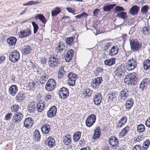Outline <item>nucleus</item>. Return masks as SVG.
<instances>
[{
    "label": "nucleus",
    "instance_id": "obj_1",
    "mask_svg": "<svg viewBox=\"0 0 150 150\" xmlns=\"http://www.w3.org/2000/svg\"><path fill=\"white\" fill-rule=\"evenodd\" d=\"M60 59L58 55H53L51 56L49 58V60L48 62V64L50 67L53 68L54 69L60 64Z\"/></svg>",
    "mask_w": 150,
    "mask_h": 150
},
{
    "label": "nucleus",
    "instance_id": "obj_2",
    "mask_svg": "<svg viewBox=\"0 0 150 150\" xmlns=\"http://www.w3.org/2000/svg\"><path fill=\"white\" fill-rule=\"evenodd\" d=\"M131 50L133 52L138 51L141 46V44L139 41L136 39L129 40Z\"/></svg>",
    "mask_w": 150,
    "mask_h": 150
},
{
    "label": "nucleus",
    "instance_id": "obj_3",
    "mask_svg": "<svg viewBox=\"0 0 150 150\" xmlns=\"http://www.w3.org/2000/svg\"><path fill=\"white\" fill-rule=\"evenodd\" d=\"M137 78L136 76L132 73H130L127 75L124 80L125 83L128 85L133 84L134 85L137 83Z\"/></svg>",
    "mask_w": 150,
    "mask_h": 150
},
{
    "label": "nucleus",
    "instance_id": "obj_4",
    "mask_svg": "<svg viewBox=\"0 0 150 150\" xmlns=\"http://www.w3.org/2000/svg\"><path fill=\"white\" fill-rule=\"evenodd\" d=\"M126 70L125 68L123 65L116 66L115 72V74L118 77H123L125 75Z\"/></svg>",
    "mask_w": 150,
    "mask_h": 150
},
{
    "label": "nucleus",
    "instance_id": "obj_5",
    "mask_svg": "<svg viewBox=\"0 0 150 150\" xmlns=\"http://www.w3.org/2000/svg\"><path fill=\"white\" fill-rule=\"evenodd\" d=\"M126 67L128 71H132L135 69L137 64V62L135 58H132L128 60L127 63Z\"/></svg>",
    "mask_w": 150,
    "mask_h": 150
},
{
    "label": "nucleus",
    "instance_id": "obj_6",
    "mask_svg": "<svg viewBox=\"0 0 150 150\" xmlns=\"http://www.w3.org/2000/svg\"><path fill=\"white\" fill-rule=\"evenodd\" d=\"M20 58V53L16 50H14L11 52L9 54V59L10 61L13 62L18 61Z\"/></svg>",
    "mask_w": 150,
    "mask_h": 150
},
{
    "label": "nucleus",
    "instance_id": "obj_7",
    "mask_svg": "<svg viewBox=\"0 0 150 150\" xmlns=\"http://www.w3.org/2000/svg\"><path fill=\"white\" fill-rule=\"evenodd\" d=\"M23 117V113L20 112H16L12 117V121L13 123L18 124L22 120Z\"/></svg>",
    "mask_w": 150,
    "mask_h": 150
},
{
    "label": "nucleus",
    "instance_id": "obj_8",
    "mask_svg": "<svg viewBox=\"0 0 150 150\" xmlns=\"http://www.w3.org/2000/svg\"><path fill=\"white\" fill-rule=\"evenodd\" d=\"M129 92L126 88H124L120 93L118 100L122 101H124L126 100L129 96Z\"/></svg>",
    "mask_w": 150,
    "mask_h": 150
},
{
    "label": "nucleus",
    "instance_id": "obj_9",
    "mask_svg": "<svg viewBox=\"0 0 150 150\" xmlns=\"http://www.w3.org/2000/svg\"><path fill=\"white\" fill-rule=\"evenodd\" d=\"M96 117L95 115L91 114L88 116L86 119L85 123L86 125L88 127L92 126L96 122Z\"/></svg>",
    "mask_w": 150,
    "mask_h": 150
},
{
    "label": "nucleus",
    "instance_id": "obj_10",
    "mask_svg": "<svg viewBox=\"0 0 150 150\" xmlns=\"http://www.w3.org/2000/svg\"><path fill=\"white\" fill-rule=\"evenodd\" d=\"M108 142L111 147L113 149H116L119 145V142L118 139L114 136L110 137Z\"/></svg>",
    "mask_w": 150,
    "mask_h": 150
},
{
    "label": "nucleus",
    "instance_id": "obj_11",
    "mask_svg": "<svg viewBox=\"0 0 150 150\" xmlns=\"http://www.w3.org/2000/svg\"><path fill=\"white\" fill-rule=\"evenodd\" d=\"M56 86V83L54 79H49L45 85V87L48 91L53 90Z\"/></svg>",
    "mask_w": 150,
    "mask_h": 150
},
{
    "label": "nucleus",
    "instance_id": "obj_12",
    "mask_svg": "<svg viewBox=\"0 0 150 150\" xmlns=\"http://www.w3.org/2000/svg\"><path fill=\"white\" fill-rule=\"evenodd\" d=\"M68 83L71 86L75 85L76 80L77 79L76 75L72 72H69L68 75Z\"/></svg>",
    "mask_w": 150,
    "mask_h": 150
},
{
    "label": "nucleus",
    "instance_id": "obj_13",
    "mask_svg": "<svg viewBox=\"0 0 150 150\" xmlns=\"http://www.w3.org/2000/svg\"><path fill=\"white\" fill-rule=\"evenodd\" d=\"M103 81V79L101 77H98L93 79L91 82L92 87L93 89L97 88Z\"/></svg>",
    "mask_w": 150,
    "mask_h": 150
},
{
    "label": "nucleus",
    "instance_id": "obj_14",
    "mask_svg": "<svg viewBox=\"0 0 150 150\" xmlns=\"http://www.w3.org/2000/svg\"><path fill=\"white\" fill-rule=\"evenodd\" d=\"M118 93L116 92H110L108 94V99L109 101H112L115 103H117V96Z\"/></svg>",
    "mask_w": 150,
    "mask_h": 150
},
{
    "label": "nucleus",
    "instance_id": "obj_15",
    "mask_svg": "<svg viewBox=\"0 0 150 150\" xmlns=\"http://www.w3.org/2000/svg\"><path fill=\"white\" fill-rule=\"evenodd\" d=\"M69 94V91L67 88L62 87L59 89V95L61 98L64 99L67 98Z\"/></svg>",
    "mask_w": 150,
    "mask_h": 150
},
{
    "label": "nucleus",
    "instance_id": "obj_16",
    "mask_svg": "<svg viewBox=\"0 0 150 150\" xmlns=\"http://www.w3.org/2000/svg\"><path fill=\"white\" fill-rule=\"evenodd\" d=\"M31 34V31L30 29L29 28L20 30L18 33L19 37L21 38L29 37Z\"/></svg>",
    "mask_w": 150,
    "mask_h": 150
},
{
    "label": "nucleus",
    "instance_id": "obj_17",
    "mask_svg": "<svg viewBox=\"0 0 150 150\" xmlns=\"http://www.w3.org/2000/svg\"><path fill=\"white\" fill-rule=\"evenodd\" d=\"M57 108L55 105L51 107L47 112V115L49 118L53 117L56 115Z\"/></svg>",
    "mask_w": 150,
    "mask_h": 150
},
{
    "label": "nucleus",
    "instance_id": "obj_18",
    "mask_svg": "<svg viewBox=\"0 0 150 150\" xmlns=\"http://www.w3.org/2000/svg\"><path fill=\"white\" fill-rule=\"evenodd\" d=\"M102 99V96L101 93H96L93 98L94 104L97 106L100 105Z\"/></svg>",
    "mask_w": 150,
    "mask_h": 150
},
{
    "label": "nucleus",
    "instance_id": "obj_19",
    "mask_svg": "<svg viewBox=\"0 0 150 150\" xmlns=\"http://www.w3.org/2000/svg\"><path fill=\"white\" fill-rule=\"evenodd\" d=\"M16 100L17 102L21 103L25 98V93L23 91H20L16 96Z\"/></svg>",
    "mask_w": 150,
    "mask_h": 150
},
{
    "label": "nucleus",
    "instance_id": "obj_20",
    "mask_svg": "<svg viewBox=\"0 0 150 150\" xmlns=\"http://www.w3.org/2000/svg\"><path fill=\"white\" fill-rule=\"evenodd\" d=\"M33 120L31 117H29L26 118L24 121V126L27 128L31 127L33 125Z\"/></svg>",
    "mask_w": 150,
    "mask_h": 150
},
{
    "label": "nucleus",
    "instance_id": "obj_21",
    "mask_svg": "<svg viewBox=\"0 0 150 150\" xmlns=\"http://www.w3.org/2000/svg\"><path fill=\"white\" fill-rule=\"evenodd\" d=\"M139 7L137 5H134L129 10L130 14L133 16L138 14L139 10Z\"/></svg>",
    "mask_w": 150,
    "mask_h": 150
},
{
    "label": "nucleus",
    "instance_id": "obj_22",
    "mask_svg": "<svg viewBox=\"0 0 150 150\" xmlns=\"http://www.w3.org/2000/svg\"><path fill=\"white\" fill-rule=\"evenodd\" d=\"M45 143L50 148H52L55 146V141L52 137H50L47 138Z\"/></svg>",
    "mask_w": 150,
    "mask_h": 150
},
{
    "label": "nucleus",
    "instance_id": "obj_23",
    "mask_svg": "<svg viewBox=\"0 0 150 150\" xmlns=\"http://www.w3.org/2000/svg\"><path fill=\"white\" fill-rule=\"evenodd\" d=\"M127 118L126 116H123L117 122L116 127L118 128H121L127 122Z\"/></svg>",
    "mask_w": 150,
    "mask_h": 150
},
{
    "label": "nucleus",
    "instance_id": "obj_24",
    "mask_svg": "<svg viewBox=\"0 0 150 150\" xmlns=\"http://www.w3.org/2000/svg\"><path fill=\"white\" fill-rule=\"evenodd\" d=\"M8 93L13 96H15L18 91V88L17 86L13 85L8 88Z\"/></svg>",
    "mask_w": 150,
    "mask_h": 150
},
{
    "label": "nucleus",
    "instance_id": "obj_25",
    "mask_svg": "<svg viewBox=\"0 0 150 150\" xmlns=\"http://www.w3.org/2000/svg\"><path fill=\"white\" fill-rule=\"evenodd\" d=\"M150 81L149 78H145L144 79L139 85V88L142 90L147 87Z\"/></svg>",
    "mask_w": 150,
    "mask_h": 150
},
{
    "label": "nucleus",
    "instance_id": "obj_26",
    "mask_svg": "<svg viewBox=\"0 0 150 150\" xmlns=\"http://www.w3.org/2000/svg\"><path fill=\"white\" fill-rule=\"evenodd\" d=\"M150 81L149 78H145L144 79L139 85V88L142 90L147 87Z\"/></svg>",
    "mask_w": 150,
    "mask_h": 150
},
{
    "label": "nucleus",
    "instance_id": "obj_27",
    "mask_svg": "<svg viewBox=\"0 0 150 150\" xmlns=\"http://www.w3.org/2000/svg\"><path fill=\"white\" fill-rule=\"evenodd\" d=\"M134 103L133 99L131 98H128L125 103L126 109L129 110L132 107Z\"/></svg>",
    "mask_w": 150,
    "mask_h": 150
},
{
    "label": "nucleus",
    "instance_id": "obj_28",
    "mask_svg": "<svg viewBox=\"0 0 150 150\" xmlns=\"http://www.w3.org/2000/svg\"><path fill=\"white\" fill-rule=\"evenodd\" d=\"M119 50V48L117 46H113L108 51L109 55L111 56L115 55L118 53Z\"/></svg>",
    "mask_w": 150,
    "mask_h": 150
},
{
    "label": "nucleus",
    "instance_id": "obj_29",
    "mask_svg": "<svg viewBox=\"0 0 150 150\" xmlns=\"http://www.w3.org/2000/svg\"><path fill=\"white\" fill-rule=\"evenodd\" d=\"M65 46L64 44L62 42L58 43L56 45L55 51L57 53H61L64 49Z\"/></svg>",
    "mask_w": 150,
    "mask_h": 150
},
{
    "label": "nucleus",
    "instance_id": "obj_30",
    "mask_svg": "<svg viewBox=\"0 0 150 150\" xmlns=\"http://www.w3.org/2000/svg\"><path fill=\"white\" fill-rule=\"evenodd\" d=\"M92 91V90L88 88L84 89L83 91L81 96L84 98H88L91 96Z\"/></svg>",
    "mask_w": 150,
    "mask_h": 150
},
{
    "label": "nucleus",
    "instance_id": "obj_31",
    "mask_svg": "<svg viewBox=\"0 0 150 150\" xmlns=\"http://www.w3.org/2000/svg\"><path fill=\"white\" fill-rule=\"evenodd\" d=\"M74 53V50H69L68 51L65 58L66 62H70L71 61Z\"/></svg>",
    "mask_w": 150,
    "mask_h": 150
},
{
    "label": "nucleus",
    "instance_id": "obj_32",
    "mask_svg": "<svg viewBox=\"0 0 150 150\" xmlns=\"http://www.w3.org/2000/svg\"><path fill=\"white\" fill-rule=\"evenodd\" d=\"M32 49L31 47L29 45L24 46L22 47V53L24 55L27 54L30 52Z\"/></svg>",
    "mask_w": 150,
    "mask_h": 150
},
{
    "label": "nucleus",
    "instance_id": "obj_33",
    "mask_svg": "<svg viewBox=\"0 0 150 150\" xmlns=\"http://www.w3.org/2000/svg\"><path fill=\"white\" fill-rule=\"evenodd\" d=\"M42 132L45 134H47L49 133L51 130L50 125L48 124H46L43 125L41 127Z\"/></svg>",
    "mask_w": 150,
    "mask_h": 150
},
{
    "label": "nucleus",
    "instance_id": "obj_34",
    "mask_svg": "<svg viewBox=\"0 0 150 150\" xmlns=\"http://www.w3.org/2000/svg\"><path fill=\"white\" fill-rule=\"evenodd\" d=\"M27 109L30 113H33L36 110V105L33 102L30 103L28 106Z\"/></svg>",
    "mask_w": 150,
    "mask_h": 150
},
{
    "label": "nucleus",
    "instance_id": "obj_35",
    "mask_svg": "<svg viewBox=\"0 0 150 150\" xmlns=\"http://www.w3.org/2000/svg\"><path fill=\"white\" fill-rule=\"evenodd\" d=\"M71 136L70 135L68 134L63 138V142L66 145H68L71 143Z\"/></svg>",
    "mask_w": 150,
    "mask_h": 150
},
{
    "label": "nucleus",
    "instance_id": "obj_36",
    "mask_svg": "<svg viewBox=\"0 0 150 150\" xmlns=\"http://www.w3.org/2000/svg\"><path fill=\"white\" fill-rule=\"evenodd\" d=\"M101 135V131L100 127H97L94 130V133L93 138V139H96L100 137Z\"/></svg>",
    "mask_w": 150,
    "mask_h": 150
},
{
    "label": "nucleus",
    "instance_id": "obj_37",
    "mask_svg": "<svg viewBox=\"0 0 150 150\" xmlns=\"http://www.w3.org/2000/svg\"><path fill=\"white\" fill-rule=\"evenodd\" d=\"M115 58H112L109 59H106L104 61V64L106 66H110L115 63Z\"/></svg>",
    "mask_w": 150,
    "mask_h": 150
},
{
    "label": "nucleus",
    "instance_id": "obj_38",
    "mask_svg": "<svg viewBox=\"0 0 150 150\" xmlns=\"http://www.w3.org/2000/svg\"><path fill=\"white\" fill-rule=\"evenodd\" d=\"M116 16L120 18H122L125 21H126L127 18L126 12L123 11H122L118 13Z\"/></svg>",
    "mask_w": 150,
    "mask_h": 150
},
{
    "label": "nucleus",
    "instance_id": "obj_39",
    "mask_svg": "<svg viewBox=\"0 0 150 150\" xmlns=\"http://www.w3.org/2000/svg\"><path fill=\"white\" fill-rule=\"evenodd\" d=\"M115 5V4L105 5L103 7V9L105 12H109L112 9Z\"/></svg>",
    "mask_w": 150,
    "mask_h": 150
},
{
    "label": "nucleus",
    "instance_id": "obj_40",
    "mask_svg": "<svg viewBox=\"0 0 150 150\" xmlns=\"http://www.w3.org/2000/svg\"><path fill=\"white\" fill-rule=\"evenodd\" d=\"M16 41V38L14 37H10L7 39V43L10 46L14 45Z\"/></svg>",
    "mask_w": 150,
    "mask_h": 150
},
{
    "label": "nucleus",
    "instance_id": "obj_41",
    "mask_svg": "<svg viewBox=\"0 0 150 150\" xmlns=\"http://www.w3.org/2000/svg\"><path fill=\"white\" fill-rule=\"evenodd\" d=\"M34 18L36 20L39 19L43 24H45L47 21L44 16L42 14H39L35 17Z\"/></svg>",
    "mask_w": 150,
    "mask_h": 150
},
{
    "label": "nucleus",
    "instance_id": "obj_42",
    "mask_svg": "<svg viewBox=\"0 0 150 150\" xmlns=\"http://www.w3.org/2000/svg\"><path fill=\"white\" fill-rule=\"evenodd\" d=\"M143 68L145 70L150 69V59H146L143 61Z\"/></svg>",
    "mask_w": 150,
    "mask_h": 150
},
{
    "label": "nucleus",
    "instance_id": "obj_43",
    "mask_svg": "<svg viewBox=\"0 0 150 150\" xmlns=\"http://www.w3.org/2000/svg\"><path fill=\"white\" fill-rule=\"evenodd\" d=\"M45 106V103L44 102L38 103L36 105V109H37L38 112H41L44 109Z\"/></svg>",
    "mask_w": 150,
    "mask_h": 150
},
{
    "label": "nucleus",
    "instance_id": "obj_44",
    "mask_svg": "<svg viewBox=\"0 0 150 150\" xmlns=\"http://www.w3.org/2000/svg\"><path fill=\"white\" fill-rule=\"evenodd\" d=\"M33 136L35 141H38L40 139L41 135L39 131L35 129L33 133Z\"/></svg>",
    "mask_w": 150,
    "mask_h": 150
},
{
    "label": "nucleus",
    "instance_id": "obj_45",
    "mask_svg": "<svg viewBox=\"0 0 150 150\" xmlns=\"http://www.w3.org/2000/svg\"><path fill=\"white\" fill-rule=\"evenodd\" d=\"M129 127L128 125H127L120 132V136L121 137H123L126 136L129 132Z\"/></svg>",
    "mask_w": 150,
    "mask_h": 150
},
{
    "label": "nucleus",
    "instance_id": "obj_46",
    "mask_svg": "<svg viewBox=\"0 0 150 150\" xmlns=\"http://www.w3.org/2000/svg\"><path fill=\"white\" fill-rule=\"evenodd\" d=\"M61 11V8H60L57 7L52 11L51 16L52 17H54L57 16Z\"/></svg>",
    "mask_w": 150,
    "mask_h": 150
},
{
    "label": "nucleus",
    "instance_id": "obj_47",
    "mask_svg": "<svg viewBox=\"0 0 150 150\" xmlns=\"http://www.w3.org/2000/svg\"><path fill=\"white\" fill-rule=\"evenodd\" d=\"M20 107V105L18 104H14L11 107V109L12 112H18V111Z\"/></svg>",
    "mask_w": 150,
    "mask_h": 150
},
{
    "label": "nucleus",
    "instance_id": "obj_48",
    "mask_svg": "<svg viewBox=\"0 0 150 150\" xmlns=\"http://www.w3.org/2000/svg\"><path fill=\"white\" fill-rule=\"evenodd\" d=\"M149 30L150 28L148 26L144 27L142 28L141 30V32L144 35H149Z\"/></svg>",
    "mask_w": 150,
    "mask_h": 150
},
{
    "label": "nucleus",
    "instance_id": "obj_49",
    "mask_svg": "<svg viewBox=\"0 0 150 150\" xmlns=\"http://www.w3.org/2000/svg\"><path fill=\"white\" fill-rule=\"evenodd\" d=\"M81 136V133L80 132H75L73 136V140L74 142H76L78 141Z\"/></svg>",
    "mask_w": 150,
    "mask_h": 150
},
{
    "label": "nucleus",
    "instance_id": "obj_50",
    "mask_svg": "<svg viewBox=\"0 0 150 150\" xmlns=\"http://www.w3.org/2000/svg\"><path fill=\"white\" fill-rule=\"evenodd\" d=\"M40 77V81L41 84L45 83L48 79L47 76L45 73L44 74H42Z\"/></svg>",
    "mask_w": 150,
    "mask_h": 150
},
{
    "label": "nucleus",
    "instance_id": "obj_51",
    "mask_svg": "<svg viewBox=\"0 0 150 150\" xmlns=\"http://www.w3.org/2000/svg\"><path fill=\"white\" fill-rule=\"evenodd\" d=\"M150 142L149 139L146 140L143 144V146L142 148V150H144L145 149H147L150 145Z\"/></svg>",
    "mask_w": 150,
    "mask_h": 150
},
{
    "label": "nucleus",
    "instance_id": "obj_52",
    "mask_svg": "<svg viewBox=\"0 0 150 150\" xmlns=\"http://www.w3.org/2000/svg\"><path fill=\"white\" fill-rule=\"evenodd\" d=\"M65 73V71L64 70L63 67H61L59 70V72L58 74V78H61L64 74Z\"/></svg>",
    "mask_w": 150,
    "mask_h": 150
},
{
    "label": "nucleus",
    "instance_id": "obj_53",
    "mask_svg": "<svg viewBox=\"0 0 150 150\" xmlns=\"http://www.w3.org/2000/svg\"><path fill=\"white\" fill-rule=\"evenodd\" d=\"M145 129V127L142 124H140L137 126V131L139 133L143 132Z\"/></svg>",
    "mask_w": 150,
    "mask_h": 150
},
{
    "label": "nucleus",
    "instance_id": "obj_54",
    "mask_svg": "<svg viewBox=\"0 0 150 150\" xmlns=\"http://www.w3.org/2000/svg\"><path fill=\"white\" fill-rule=\"evenodd\" d=\"M32 24L33 28V33L35 34L37 32L38 29V26L34 22H32Z\"/></svg>",
    "mask_w": 150,
    "mask_h": 150
},
{
    "label": "nucleus",
    "instance_id": "obj_55",
    "mask_svg": "<svg viewBox=\"0 0 150 150\" xmlns=\"http://www.w3.org/2000/svg\"><path fill=\"white\" fill-rule=\"evenodd\" d=\"M149 6L146 5L142 7L141 8V12L143 13H146L148 12Z\"/></svg>",
    "mask_w": 150,
    "mask_h": 150
},
{
    "label": "nucleus",
    "instance_id": "obj_56",
    "mask_svg": "<svg viewBox=\"0 0 150 150\" xmlns=\"http://www.w3.org/2000/svg\"><path fill=\"white\" fill-rule=\"evenodd\" d=\"M36 84L34 82L29 83L27 85V87L29 89L35 88L36 86Z\"/></svg>",
    "mask_w": 150,
    "mask_h": 150
},
{
    "label": "nucleus",
    "instance_id": "obj_57",
    "mask_svg": "<svg viewBox=\"0 0 150 150\" xmlns=\"http://www.w3.org/2000/svg\"><path fill=\"white\" fill-rule=\"evenodd\" d=\"M74 40V39L73 37H70L67 38L66 42L68 45H71Z\"/></svg>",
    "mask_w": 150,
    "mask_h": 150
},
{
    "label": "nucleus",
    "instance_id": "obj_58",
    "mask_svg": "<svg viewBox=\"0 0 150 150\" xmlns=\"http://www.w3.org/2000/svg\"><path fill=\"white\" fill-rule=\"evenodd\" d=\"M125 10V9L123 7L117 6H116L114 9V11H115L116 13V11L120 12L124 11Z\"/></svg>",
    "mask_w": 150,
    "mask_h": 150
},
{
    "label": "nucleus",
    "instance_id": "obj_59",
    "mask_svg": "<svg viewBox=\"0 0 150 150\" xmlns=\"http://www.w3.org/2000/svg\"><path fill=\"white\" fill-rule=\"evenodd\" d=\"M112 45V43L110 42L106 43L104 47V50L105 51L107 50Z\"/></svg>",
    "mask_w": 150,
    "mask_h": 150
},
{
    "label": "nucleus",
    "instance_id": "obj_60",
    "mask_svg": "<svg viewBox=\"0 0 150 150\" xmlns=\"http://www.w3.org/2000/svg\"><path fill=\"white\" fill-rule=\"evenodd\" d=\"M104 69L100 67H99L96 68V73L97 74H99L102 73L103 72Z\"/></svg>",
    "mask_w": 150,
    "mask_h": 150
},
{
    "label": "nucleus",
    "instance_id": "obj_61",
    "mask_svg": "<svg viewBox=\"0 0 150 150\" xmlns=\"http://www.w3.org/2000/svg\"><path fill=\"white\" fill-rule=\"evenodd\" d=\"M66 9L69 12L71 13L74 15L75 14L76 10L75 9L71 7L67 8H66Z\"/></svg>",
    "mask_w": 150,
    "mask_h": 150
},
{
    "label": "nucleus",
    "instance_id": "obj_62",
    "mask_svg": "<svg viewBox=\"0 0 150 150\" xmlns=\"http://www.w3.org/2000/svg\"><path fill=\"white\" fill-rule=\"evenodd\" d=\"M47 59L45 57H43L41 58L40 62H41V64L43 66H45L47 62Z\"/></svg>",
    "mask_w": 150,
    "mask_h": 150
},
{
    "label": "nucleus",
    "instance_id": "obj_63",
    "mask_svg": "<svg viewBox=\"0 0 150 150\" xmlns=\"http://www.w3.org/2000/svg\"><path fill=\"white\" fill-rule=\"evenodd\" d=\"M145 125L147 127H150V117L147 118L145 122Z\"/></svg>",
    "mask_w": 150,
    "mask_h": 150
},
{
    "label": "nucleus",
    "instance_id": "obj_64",
    "mask_svg": "<svg viewBox=\"0 0 150 150\" xmlns=\"http://www.w3.org/2000/svg\"><path fill=\"white\" fill-rule=\"evenodd\" d=\"M141 147L140 145H136L134 146L132 150H141Z\"/></svg>",
    "mask_w": 150,
    "mask_h": 150
}]
</instances>
